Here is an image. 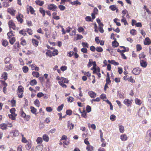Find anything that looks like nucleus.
Segmentation results:
<instances>
[{"label":"nucleus","instance_id":"72a5a7b5","mask_svg":"<svg viewBox=\"0 0 151 151\" xmlns=\"http://www.w3.org/2000/svg\"><path fill=\"white\" fill-rule=\"evenodd\" d=\"M9 41L10 43L12 45H13L15 41V38L13 37L10 38Z\"/></svg>","mask_w":151,"mask_h":151},{"label":"nucleus","instance_id":"c03bdc74","mask_svg":"<svg viewBox=\"0 0 151 151\" xmlns=\"http://www.w3.org/2000/svg\"><path fill=\"white\" fill-rule=\"evenodd\" d=\"M31 109V112L33 114H35V113L36 111V109L34 107H30Z\"/></svg>","mask_w":151,"mask_h":151},{"label":"nucleus","instance_id":"a18cd8bd","mask_svg":"<svg viewBox=\"0 0 151 151\" xmlns=\"http://www.w3.org/2000/svg\"><path fill=\"white\" fill-rule=\"evenodd\" d=\"M64 105L63 104H61V105L59 106L57 108V110L59 111H60L62 109Z\"/></svg>","mask_w":151,"mask_h":151},{"label":"nucleus","instance_id":"473e14b6","mask_svg":"<svg viewBox=\"0 0 151 151\" xmlns=\"http://www.w3.org/2000/svg\"><path fill=\"white\" fill-rule=\"evenodd\" d=\"M135 101L136 104L137 105H140L142 104L141 101L137 98L135 99Z\"/></svg>","mask_w":151,"mask_h":151},{"label":"nucleus","instance_id":"c756f323","mask_svg":"<svg viewBox=\"0 0 151 151\" xmlns=\"http://www.w3.org/2000/svg\"><path fill=\"white\" fill-rule=\"evenodd\" d=\"M37 84V81L35 79L32 80L30 81V84L32 86H34Z\"/></svg>","mask_w":151,"mask_h":151},{"label":"nucleus","instance_id":"5fc2aeb1","mask_svg":"<svg viewBox=\"0 0 151 151\" xmlns=\"http://www.w3.org/2000/svg\"><path fill=\"white\" fill-rule=\"evenodd\" d=\"M59 83L60 85L63 88H66L67 87L66 85L64 84V83H62L61 81H59Z\"/></svg>","mask_w":151,"mask_h":151},{"label":"nucleus","instance_id":"a19ab883","mask_svg":"<svg viewBox=\"0 0 151 151\" xmlns=\"http://www.w3.org/2000/svg\"><path fill=\"white\" fill-rule=\"evenodd\" d=\"M7 35L9 38H10V37L13 36V32L11 31L7 33Z\"/></svg>","mask_w":151,"mask_h":151},{"label":"nucleus","instance_id":"ea45409f","mask_svg":"<svg viewBox=\"0 0 151 151\" xmlns=\"http://www.w3.org/2000/svg\"><path fill=\"white\" fill-rule=\"evenodd\" d=\"M22 70L24 73H27L28 71V68L26 66H24L22 68Z\"/></svg>","mask_w":151,"mask_h":151},{"label":"nucleus","instance_id":"58836bf2","mask_svg":"<svg viewBox=\"0 0 151 151\" xmlns=\"http://www.w3.org/2000/svg\"><path fill=\"white\" fill-rule=\"evenodd\" d=\"M109 9L112 11H115L117 9V7L115 5H112L109 6Z\"/></svg>","mask_w":151,"mask_h":151},{"label":"nucleus","instance_id":"4468645a","mask_svg":"<svg viewBox=\"0 0 151 151\" xmlns=\"http://www.w3.org/2000/svg\"><path fill=\"white\" fill-rule=\"evenodd\" d=\"M24 88L22 86H19L18 88L17 93H23Z\"/></svg>","mask_w":151,"mask_h":151},{"label":"nucleus","instance_id":"338daca9","mask_svg":"<svg viewBox=\"0 0 151 151\" xmlns=\"http://www.w3.org/2000/svg\"><path fill=\"white\" fill-rule=\"evenodd\" d=\"M72 113V111L70 110H68L66 111V114L67 115H70Z\"/></svg>","mask_w":151,"mask_h":151},{"label":"nucleus","instance_id":"393cba45","mask_svg":"<svg viewBox=\"0 0 151 151\" xmlns=\"http://www.w3.org/2000/svg\"><path fill=\"white\" fill-rule=\"evenodd\" d=\"M112 46L115 47H117L118 46L119 43H118L116 41V40H114V41L112 42Z\"/></svg>","mask_w":151,"mask_h":151},{"label":"nucleus","instance_id":"7ed1b4c3","mask_svg":"<svg viewBox=\"0 0 151 151\" xmlns=\"http://www.w3.org/2000/svg\"><path fill=\"white\" fill-rule=\"evenodd\" d=\"M8 24L10 28H12L14 30L16 29V27L13 21L12 20L9 21L8 22Z\"/></svg>","mask_w":151,"mask_h":151},{"label":"nucleus","instance_id":"774afa93","mask_svg":"<svg viewBox=\"0 0 151 151\" xmlns=\"http://www.w3.org/2000/svg\"><path fill=\"white\" fill-rule=\"evenodd\" d=\"M67 67L65 65L63 66L60 68V69L63 71H65L67 70Z\"/></svg>","mask_w":151,"mask_h":151},{"label":"nucleus","instance_id":"e2e57ef3","mask_svg":"<svg viewBox=\"0 0 151 151\" xmlns=\"http://www.w3.org/2000/svg\"><path fill=\"white\" fill-rule=\"evenodd\" d=\"M30 118V116L29 115H26L24 117L25 120L28 121Z\"/></svg>","mask_w":151,"mask_h":151},{"label":"nucleus","instance_id":"2f4dec72","mask_svg":"<svg viewBox=\"0 0 151 151\" xmlns=\"http://www.w3.org/2000/svg\"><path fill=\"white\" fill-rule=\"evenodd\" d=\"M71 4L73 5H80L81 4V2L78 1V0H77L76 1H75L73 2H71Z\"/></svg>","mask_w":151,"mask_h":151},{"label":"nucleus","instance_id":"603ef678","mask_svg":"<svg viewBox=\"0 0 151 151\" xmlns=\"http://www.w3.org/2000/svg\"><path fill=\"white\" fill-rule=\"evenodd\" d=\"M44 96V94L42 92H39L37 94V96L38 98H40Z\"/></svg>","mask_w":151,"mask_h":151},{"label":"nucleus","instance_id":"dca6fc26","mask_svg":"<svg viewBox=\"0 0 151 151\" xmlns=\"http://www.w3.org/2000/svg\"><path fill=\"white\" fill-rule=\"evenodd\" d=\"M74 127V124L70 122L69 121L68 122V127L69 128L70 130L72 129Z\"/></svg>","mask_w":151,"mask_h":151},{"label":"nucleus","instance_id":"0eeeda50","mask_svg":"<svg viewBox=\"0 0 151 151\" xmlns=\"http://www.w3.org/2000/svg\"><path fill=\"white\" fill-rule=\"evenodd\" d=\"M16 11L12 8H8L7 9V12L12 16L14 15Z\"/></svg>","mask_w":151,"mask_h":151},{"label":"nucleus","instance_id":"b1692460","mask_svg":"<svg viewBox=\"0 0 151 151\" xmlns=\"http://www.w3.org/2000/svg\"><path fill=\"white\" fill-rule=\"evenodd\" d=\"M36 142L37 144H41L42 142V137H38L36 139Z\"/></svg>","mask_w":151,"mask_h":151},{"label":"nucleus","instance_id":"f3484780","mask_svg":"<svg viewBox=\"0 0 151 151\" xmlns=\"http://www.w3.org/2000/svg\"><path fill=\"white\" fill-rule=\"evenodd\" d=\"M32 42L33 45L35 47H37L38 45L39 42L35 39L32 40Z\"/></svg>","mask_w":151,"mask_h":151},{"label":"nucleus","instance_id":"cd10ccee","mask_svg":"<svg viewBox=\"0 0 151 151\" xmlns=\"http://www.w3.org/2000/svg\"><path fill=\"white\" fill-rule=\"evenodd\" d=\"M20 114L21 116L23 118H24V117L26 115V114L23 111L22 109H20Z\"/></svg>","mask_w":151,"mask_h":151},{"label":"nucleus","instance_id":"de8ad7c7","mask_svg":"<svg viewBox=\"0 0 151 151\" xmlns=\"http://www.w3.org/2000/svg\"><path fill=\"white\" fill-rule=\"evenodd\" d=\"M110 118L112 121H114L116 119V116L114 114L111 115L110 116Z\"/></svg>","mask_w":151,"mask_h":151},{"label":"nucleus","instance_id":"79ce46f5","mask_svg":"<svg viewBox=\"0 0 151 151\" xmlns=\"http://www.w3.org/2000/svg\"><path fill=\"white\" fill-rule=\"evenodd\" d=\"M96 50L99 52H101L103 51V49L101 47H97L96 48Z\"/></svg>","mask_w":151,"mask_h":151},{"label":"nucleus","instance_id":"6e6552de","mask_svg":"<svg viewBox=\"0 0 151 151\" xmlns=\"http://www.w3.org/2000/svg\"><path fill=\"white\" fill-rule=\"evenodd\" d=\"M124 103L127 106H131L132 103V101L128 99H125L124 101Z\"/></svg>","mask_w":151,"mask_h":151},{"label":"nucleus","instance_id":"052dcab7","mask_svg":"<svg viewBox=\"0 0 151 151\" xmlns=\"http://www.w3.org/2000/svg\"><path fill=\"white\" fill-rule=\"evenodd\" d=\"M29 10L30 13L32 14H33L35 12V10L31 6L29 7Z\"/></svg>","mask_w":151,"mask_h":151},{"label":"nucleus","instance_id":"bb28decb","mask_svg":"<svg viewBox=\"0 0 151 151\" xmlns=\"http://www.w3.org/2000/svg\"><path fill=\"white\" fill-rule=\"evenodd\" d=\"M146 55H145L144 52H142L141 53L139 54V58L140 60L141 59L144 58H145Z\"/></svg>","mask_w":151,"mask_h":151},{"label":"nucleus","instance_id":"f704fd0d","mask_svg":"<svg viewBox=\"0 0 151 151\" xmlns=\"http://www.w3.org/2000/svg\"><path fill=\"white\" fill-rule=\"evenodd\" d=\"M10 101L11 102L12 107H13L15 106L16 103L15 100H14V99H12Z\"/></svg>","mask_w":151,"mask_h":151},{"label":"nucleus","instance_id":"f257e3e1","mask_svg":"<svg viewBox=\"0 0 151 151\" xmlns=\"http://www.w3.org/2000/svg\"><path fill=\"white\" fill-rule=\"evenodd\" d=\"M16 109L14 108L11 109L10 111L11 114H9L8 116L12 120L15 119V117L17 115L15 113Z\"/></svg>","mask_w":151,"mask_h":151},{"label":"nucleus","instance_id":"6e6d98bb","mask_svg":"<svg viewBox=\"0 0 151 151\" xmlns=\"http://www.w3.org/2000/svg\"><path fill=\"white\" fill-rule=\"evenodd\" d=\"M128 81L131 83H134L135 82L134 80L133 77L132 76H130V77L129 78Z\"/></svg>","mask_w":151,"mask_h":151},{"label":"nucleus","instance_id":"4d7b16f0","mask_svg":"<svg viewBox=\"0 0 151 151\" xmlns=\"http://www.w3.org/2000/svg\"><path fill=\"white\" fill-rule=\"evenodd\" d=\"M58 7L61 11H63L65 9V7L63 5H60Z\"/></svg>","mask_w":151,"mask_h":151},{"label":"nucleus","instance_id":"4c0bfd02","mask_svg":"<svg viewBox=\"0 0 151 151\" xmlns=\"http://www.w3.org/2000/svg\"><path fill=\"white\" fill-rule=\"evenodd\" d=\"M34 104L37 106L39 107L40 102L38 99H36L35 101H34Z\"/></svg>","mask_w":151,"mask_h":151},{"label":"nucleus","instance_id":"7c9ffc66","mask_svg":"<svg viewBox=\"0 0 151 151\" xmlns=\"http://www.w3.org/2000/svg\"><path fill=\"white\" fill-rule=\"evenodd\" d=\"M8 42L6 40H2V44L4 47H6L8 45Z\"/></svg>","mask_w":151,"mask_h":151},{"label":"nucleus","instance_id":"0e129e2a","mask_svg":"<svg viewBox=\"0 0 151 151\" xmlns=\"http://www.w3.org/2000/svg\"><path fill=\"white\" fill-rule=\"evenodd\" d=\"M0 82L4 86V87L7 86V83H6L4 81L1 80L0 81Z\"/></svg>","mask_w":151,"mask_h":151},{"label":"nucleus","instance_id":"39448f33","mask_svg":"<svg viewBox=\"0 0 151 151\" xmlns=\"http://www.w3.org/2000/svg\"><path fill=\"white\" fill-rule=\"evenodd\" d=\"M146 141L147 142L150 141L151 140V129L149 130L147 132V135L146 137Z\"/></svg>","mask_w":151,"mask_h":151},{"label":"nucleus","instance_id":"680f3d73","mask_svg":"<svg viewBox=\"0 0 151 151\" xmlns=\"http://www.w3.org/2000/svg\"><path fill=\"white\" fill-rule=\"evenodd\" d=\"M86 110L88 112H89L91 111V107L89 106H87L86 107Z\"/></svg>","mask_w":151,"mask_h":151},{"label":"nucleus","instance_id":"3c124183","mask_svg":"<svg viewBox=\"0 0 151 151\" xmlns=\"http://www.w3.org/2000/svg\"><path fill=\"white\" fill-rule=\"evenodd\" d=\"M22 142H23L24 143H26L27 142V141L26 140V138L24 137L23 134H22Z\"/></svg>","mask_w":151,"mask_h":151},{"label":"nucleus","instance_id":"13d9d810","mask_svg":"<svg viewBox=\"0 0 151 151\" xmlns=\"http://www.w3.org/2000/svg\"><path fill=\"white\" fill-rule=\"evenodd\" d=\"M82 45L84 47H87L88 48V45L86 42H83L82 43Z\"/></svg>","mask_w":151,"mask_h":151},{"label":"nucleus","instance_id":"09e8293b","mask_svg":"<svg viewBox=\"0 0 151 151\" xmlns=\"http://www.w3.org/2000/svg\"><path fill=\"white\" fill-rule=\"evenodd\" d=\"M46 110L48 112H51L52 111L53 109L51 107H47Z\"/></svg>","mask_w":151,"mask_h":151},{"label":"nucleus","instance_id":"37998d69","mask_svg":"<svg viewBox=\"0 0 151 151\" xmlns=\"http://www.w3.org/2000/svg\"><path fill=\"white\" fill-rule=\"evenodd\" d=\"M57 27H60L62 28V34L63 35H64L65 34L66 32L64 30V28L63 27V26H61L60 25H58V26H57Z\"/></svg>","mask_w":151,"mask_h":151},{"label":"nucleus","instance_id":"412c9836","mask_svg":"<svg viewBox=\"0 0 151 151\" xmlns=\"http://www.w3.org/2000/svg\"><path fill=\"white\" fill-rule=\"evenodd\" d=\"M61 80L59 81H61L63 83H68V80L66 78L63 77H61Z\"/></svg>","mask_w":151,"mask_h":151},{"label":"nucleus","instance_id":"ddd939ff","mask_svg":"<svg viewBox=\"0 0 151 151\" xmlns=\"http://www.w3.org/2000/svg\"><path fill=\"white\" fill-rule=\"evenodd\" d=\"M88 93L91 98H94L96 96V94L93 91H89Z\"/></svg>","mask_w":151,"mask_h":151},{"label":"nucleus","instance_id":"a878e982","mask_svg":"<svg viewBox=\"0 0 151 151\" xmlns=\"http://www.w3.org/2000/svg\"><path fill=\"white\" fill-rule=\"evenodd\" d=\"M119 129L121 133H122L124 132V126L122 125L119 126Z\"/></svg>","mask_w":151,"mask_h":151},{"label":"nucleus","instance_id":"1a4fd4ad","mask_svg":"<svg viewBox=\"0 0 151 151\" xmlns=\"http://www.w3.org/2000/svg\"><path fill=\"white\" fill-rule=\"evenodd\" d=\"M144 44L145 45H149L151 43V41L149 37L146 38L144 41Z\"/></svg>","mask_w":151,"mask_h":151},{"label":"nucleus","instance_id":"e433bc0d","mask_svg":"<svg viewBox=\"0 0 151 151\" xmlns=\"http://www.w3.org/2000/svg\"><path fill=\"white\" fill-rule=\"evenodd\" d=\"M17 19L18 22H19L20 23H22L23 22V20L21 17V14H19L18 16L17 17Z\"/></svg>","mask_w":151,"mask_h":151},{"label":"nucleus","instance_id":"9b49d317","mask_svg":"<svg viewBox=\"0 0 151 151\" xmlns=\"http://www.w3.org/2000/svg\"><path fill=\"white\" fill-rule=\"evenodd\" d=\"M120 138L122 141H125L127 140L128 137L125 134H123L120 136Z\"/></svg>","mask_w":151,"mask_h":151},{"label":"nucleus","instance_id":"864d4df0","mask_svg":"<svg viewBox=\"0 0 151 151\" xmlns=\"http://www.w3.org/2000/svg\"><path fill=\"white\" fill-rule=\"evenodd\" d=\"M58 53V51L57 50H54L52 52V55L54 56L55 55H57Z\"/></svg>","mask_w":151,"mask_h":151},{"label":"nucleus","instance_id":"a211bd4d","mask_svg":"<svg viewBox=\"0 0 151 151\" xmlns=\"http://www.w3.org/2000/svg\"><path fill=\"white\" fill-rule=\"evenodd\" d=\"M35 3L39 5L40 6H42L44 4V1H40L38 0L36 1Z\"/></svg>","mask_w":151,"mask_h":151},{"label":"nucleus","instance_id":"6ab92c4d","mask_svg":"<svg viewBox=\"0 0 151 151\" xmlns=\"http://www.w3.org/2000/svg\"><path fill=\"white\" fill-rule=\"evenodd\" d=\"M43 139L45 142H47L49 140L48 136L46 134H44L42 136Z\"/></svg>","mask_w":151,"mask_h":151},{"label":"nucleus","instance_id":"9d476101","mask_svg":"<svg viewBox=\"0 0 151 151\" xmlns=\"http://www.w3.org/2000/svg\"><path fill=\"white\" fill-rule=\"evenodd\" d=\"M19 134V131L17 130H15L13 131L12 132L10 133L11 136H13L14 137L18 136Z\"/></svg>","mask_w":151,"mask_h":151},{"label":"nucleus","instance_id":"20e7f679","mask_svg":"<svg viewBox=\"0 0 151 151\" xmlns=\"http://www.w3.org/2000/svg\"><path fill=\"white\" fill-rule=\"evenodd\" d=\"M57 8V7L53 4H50L48 6V9L53 11H55Z\"/></svg>","mask_w":151,"mask_h":151},{"label":"nucleus","instance_id":"bf43d9fd","mask_svg":"<svg viewBox=\"0 0 151 151\" xmlns=\"http://www.w3.org/2000/svg\"><path fill=\"white\" fill-rule=\"evenodd\" d=\"M121 22H122L124 23V24L125 25L128 24L126 19L125 18L122 19L121 20Z\"/></svg>","mask_w":151,"mask_h":151},{"label":"nucleus","instance_id":"8fccbe9b","mask_svg":"<svg viewBox=\"0 0 151 151\" xmlns=\"http://www.w3.org/2000/svg\"><path fill=\"white\" fill-rule=\"evenodd\" d=\"M86 150L88 151H91L93 150V147L91 145H88L86 147Z\"/></svg>","mask_w":151,"mask_h":151},{"label":"nucleus","instance_id":"5701e85b","mask_svg":"<svg viewBox=\"0 0 151 151\" xmlns=\"http://www.w3.org/2000/svg\"><path fill=\"white\" fill-rule=\"evenodd\" d=\"M39 11L41 13L43 17H44L45 15V12L42 8H40L39 9Z\"/></svg>","mask_w":151,"mask_h":151},{"label":"nucleus","instance_id":"aec40b11","mask_svg":"<svg viewBox=\"0 0 151 151\" xmlns=\"http://www.w3.org/2000/svg\"><path fill=\"white\" fill-rule=\"evenodd\" d=\"M32 74L34 77L38 78L40 76L39 73L37 72L33 71L32 73Z\"/></svg>","mask_w":151,"mask_h":151},{"label":"nucleus","instance_id":"4be33fe9","mask_svg":"<svg viewBox=\"0 0 151 151\" xmlns=\"http://www.w3.org/2000/svg\"><path fill=\"white\" fill-rule=\"evenodd\" d=\"M12 68V64H10L9 65L6 66L5 68V70H6L8 71L11 70Z\"/></svg>","mask_w":151,"mask_h":151},{"label":"nucleus","instance_id":"c85d7f7f","mask_svg":"<svg viewBox=\"0 0 151 151\" xmlns=\"http://www.w3.org/2000/svg\"><path fill=\"white\" fill-rule=\"evenodd\" d=\"M6 127L7 125L5 124H3L0 125V127L3 130L6 129Z\"/></svg>","mask_w":151,"mask_h":151},{"label":"nucleus","instance_id":"49530a36","mask_svg":"<svg viewBox=\"0 0 151 151\" xmlns=\"http://www.w3.org/2000/svg\"><path fill=\"white\" fill-rule=\"evenodd\" d=\"M137 51H140L142 48V47L140 45L137 44L136 45Z\"/></svg>","mask_w":151,"mask_h":151},{"label":"nucleus","instance_id":"f8f14e48","mask_svg":"<svg viewBox=\"0 0 151 151\" xmlns=\"http://www.w3.org/2000/svg\"><path fill=\"white\" fill-rule=\"evenodd\" d=\"M8 74L7 73L4 72L2 74L1 78L2 79H4L6 80L7 78Z\"/></svg>","mask_w":151,"mask_h":151},{"label":"nucleus","instance_id":"2eb2a0df","mask_svg":"<svg viewBox=\"0 0 151 151\" xmlns=\"http://www.w3.org/2000/svg\"><path fill=\"white\" fill-rule=\"evenodd\" d=\"M43 149V145H37L36 148V151H41Z\"/></svg>","mask_w":151,"mask_h":151},{"label":"nucleus","instance_id":"423d86ee","mask_svg":"<svg viewBox=\"0 0 151 151\" xmlns=\"http://www.w3.org/2000/svg\"><path fill=\"white\" fill-rule=\"evenodd\" d=\"M140 66L143 68H145L147 65V61L143 60H140Z\"/></svg>","mask_w":151,"mask_h":151},{"label":"nucleus","instance_id":"c9c22d12","mask_svg":"<svg viewBox=\"0 0 151 151\" xmlns=\"http://www.w3.org/2000/svg\"><path fill=\"white\" fill-rule=\"evenodd\" d=\"M52 52L51 51L48 50L46 52V54L47 55L49 56L50 57H51L52 56Z\"/></svg>","mask_w":151,"mask_h":151},{"label":"nucleus","instance_id":"69168bd1","mask_svg":"<svg viewBox=\"0 0 151 151\" xmlns=\"http://www.w3.org/2000/svg\"><path fill=\"white\" fill-rule=\"evenodd\" d=\"M136 31L134 29H132L130 31V33L132 35H134L136 34Z\"/></svg>","mask_w":151,"mask_h":151},{"label":"nucleus","instance_id":"f03ea898","mask_svg":"<svg viewBox=\"0 0 151 151\" xmlns=\"http://www.w3.org/2000/svg\"><path fill=\"white\" fill-rule=\"evenodd\" d=\"M141 69L139 68H134L132 70V73L135 75H139L141 71Z\"/></svg>","mask_w":151,"mask_h":151}]
</instances>
